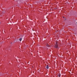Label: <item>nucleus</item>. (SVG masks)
I'll use <instances>...</instances> for the list:
<instances>
[{"mask_svg":"<svg viewBox=\"0 0 77 77\" xmlns=\"http://www.w3.org/2000/svg\"><path fill=\"white\" fill-rule=\"evenodd\" d=\"M63 18H64V17H63Z\"/></svg>","mask_w":77,"mask_h":77,"instance_id":"obj_8","label":"nucleus"},{"mask_svg":"<svg viewBox=\"0 0 77 77\" xmlns=\"http://www.w3.org/2000/svg\"><path fill=\"white\" fill-rule=\"evenodd\" d=\"M0 24H1V22H0Z\"/></svg>","mask_w":77,"mask_h":77,"instance_id":"obj_7","label":"nucleus"},{"mask_svg":"<svg viewBox=\"0 0 77 77\" xmlns=\"http://www.w3.org/2000/svg\"><path fill=\"white\" fill-rule=\"evenodd\" d=\"M19 40L20 41H21V40H22V38H20Z\"/></svg>","mask_w":77,"mask_h":77,"instance_id":"obj_3","label":"nucleus"},{"mask_svg":"<svg viewBox=\"0 0 77 77\" xmlns=\"http://www.w3.org/2000/svg\"><path fill=\"white\" fill-rule=\"evenodd\" d=\"M47 46H49V45H47Z\"/></svg>","mask_w":77,"mask_h":77,"instance_id":"obj_6","label":"nucleus"},{"mask_svg":"<svg viewBox=\"0 0 77 77\" xmlns=\"http://www.w3.org/2000/svg\"><path fill=\"white\" fill-rule=\"evenodd\" d=\"M54 47L55 48H58V45H57V42H56Z\"/></svg>","mask_w":77,"mask_h":77,"instance_id":"obj_1","label":"nucleus"},{"mask_svg":"<svg viewBox=\"0 0 77 77\" xmlns=\"http://www.w3.org/2000/svg\"><path fill=\"white\" fill-rule=\"evenodd\" d=\"M65 20H66V19H65Z\"/></svg>","mask_w":77,"mask_h":77,"instance_id":"obj_9","label":"nucleus"},{"mask_svg":"<svg viewBox=\"0 0 77 77\" xmlns=\"http://www.w3.org/2000/svg\"><path fill=\"white\" fill-rule=\"evenodd\" d=\"M60 75H61L60 74L59 75V77H60Z\"/></svg>","mask_w":77,"mask_h":77,"instance_id":"obj_5","label":"nucleus"},{"mask_svg":"<svg viewBox=\"0 0 77 77\" xmlns=\"http://www.w3.org/2000/svg\"><path fill=\"white\" fill-rule=\"evenodd\" d=\"M15 41H18V39H16Z\"/></svg>","mask_w":77,"mask_h":77,"instance_id":"obj_4","label":"nucleus"},{"mask_svg":"<svg viewBox=\"0 0 77 77\" xmlns=\"http://www.w3.org/2000/svg\"><path fill=\"white\" fill-rule=\"evenodd\" d=\"M46 68L47 69H48V68H49V67H48V65L46 67Z\"/></svg>","mask_w":77,"mask_h":77,"instance_id":"obj_2","label":"nucleus"}]
</instances>
